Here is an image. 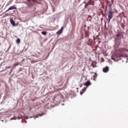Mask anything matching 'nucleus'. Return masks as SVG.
Listing matches in <instances>:
<instances>
[{
    "mask_svg": "<svg viewBox=\"0 0 128 128\" xmlns=\"http://www.w3.org/2000/svg\"><path fill=\"white\" fill-rule=\"evenodd\" d=\"M62 96L60 95H59L57 96L56 97L54 98V100L58 102H60Z\"/></svg>",
    "mask_w": 128,
    "mask_h": 128,
    "instance_id": "nucleus-1",
    "label": "nucleus"
},
{
    "mask_svg": "<svg viewBox=\"0 0 128 128\" xmlns=\"http://www.w3.org/2000/svg\"><path fill=\"white\" fill-rule=\"evenodd\" d=\"M115 45L116 47L118 48V46L121 44V42L120 39L118 38L115 40Z\"/></svg>",
    "mask_w": 128,
    "mask_h": 128,
    "instance_id": "nucleus-2",
    "label": "nucleus"
},
{
    "mask_svg": "<svg viewBox=\"0 0 128 128\" xmlns=\"http://www.w3.org/2000/svg\"><path fill=\"white\" fill-rule=\"evenodd\" d=\"M88 0V3L84 5V8H86L87 6L89 5H94V2H92L91 1V0H90V1H89V0Z\"/></svg>",
    "mask_w": 128,
    "mask_h": 128,
    "instance_id": "nucleus-3",
    "label": "nucleus"
},
{
    "mask_svg": "<svg viewBox=\"0 0 128 128\" xmlns=\"http://www.w3.org/2000/svg\"><path fill=\"white\" fill-rule=\"evenodd\" d=\"M112 17V12L111 11H109V14L108 15V23H110V19Z\"/></svg>",
    "mask_w": 128,
    "mask_h": 128,
    "instance_id": "nucleus-4",
    "label": "nucleus"
},
{
    "mask_svg": "<svg viewBox=\"0 0 128 128\" xmlns=\"http://www.w3.org/2000/svg\"><path fill=\"white\" fill-rule=\"evenodd\" d=\"M16 7H15V5H14L10 7V8H9L6 11L4 12H6L8 11L11 10H16Z\"/></svg>",
    "mask_w": 128,
    "mask_h": 128,
    "instance_id": "nucleus-5",
    "label": "nucleus"
},
{
    "mask_svg": "<svg viewBox=\"0 0 128 128\" xmlns=\"http://www.w3.org/2000/svg\"><path fill=\"white\" fill-rule=\"evenodd\" d=\"M91 84V83L90 81L88 80L84 84V85L86 87H87L89 86Z\"/></svg>",
    "mask_w": 128,
    "mask_h": 128,
    "instance_id": "nucleus-6",
    "label": "nucleus"
},
{
    "mask_svg": "<svg viewBox=\"0 0 128 128\" xmlns=\"http://www.w3.org/2000/svg\"><path fill=\"white\" fill-rule=\"evenodd\" d=\"M109 70V67L108 66H106V67L103 68V72H108Z\"/></svg>",
    "mask_w": 128,
    "mask_h": 128,
    "instance_id": "nucleus-7",
    "label": "nucleus"
},
{
    "mask_svg": "<svg viewBox=\"0 0 128 128\" xmlns=\"http://www.w3.org/2000/svg\"><path fill=\"white\" fill-rule=\"evenodd\" d=\"M10 21L11 24L13 26H16L15 22L11 18L10 19Z\"/></svg>",
    "mask_w": 128,
    "mask_h": 128,
    "instance_id": "nucleus-8",
    "label": "nucleus"
},
{
    "mask_svg": "<svg viewBox=\"0 0 128 128\" xmlns=\"http://www.w3.org/2000/svg\"><path fill=\"white\" fill-rule=\"evenodd\" d=\"M98 75L97 73L96 72H95L94 74V75L93 76V80L94 81H96V78Z\"/></svg>",
    "mask_w": 128,
    "mask_h": 128,
    "instance_id": "nucleus-9",
    "label": "nucleus"
},
{
    "mask_svg": "<svg viewBox=\"0 0 128 128\" xmlns=\"http://www.w3.org/2000/svg\"><path fill=\"white\" fill-rule=\"evenodd\" d=\"M111 58L115 62H117L118 60V59L117 58H115L113 56H111Z\"/></svg>",
    "mask_w": 128,
    "mask_h": 128,
    "instance_id": "nucleus-10",
    "label": "nucleus"
},
{
    "mask_svg": "<svg viewBox=\"0 0 128 128\" xmlns=\"http://www.w3.org/2000/svg\"><path fill=\"white\" fill-rule=\"evenodd\" d=\"M92 18L91 16H88V20L89 21H91V19Z\"/></svg>",
    "mask_w": 128,
    "mask_h": 128,
    "instance_id": "nucleus-11",
    "label": "nucleus"
},
{
    "mask_svg": "<svg viewBox=\"0 0 128 128\" xmlns=\"http://www.w3.org/2000/svg\"><path fill=\"white\" fill-rule=\"evenodd\" d=\"M86 77L84 76H82V77L81 80H86Z\"/></svg>",
    "mask_w": 128,
    "mask_h": 128,
    "instance_id": "nucleus-12",
    "label": "nucleus"
},
{
    "mask_svg": "<svg viewBox=\"0 0 128 128\" xmlns=\"http://www.w3.org/2000/svg\"><path fill=\"white\" fill-rule=\"evenodd\" d=\"M20 40L19 38H18L16 40V43L17 44H18L19 43H20Z\"/></svg>",
    "mask_w": 128,
    "mask_h": 128,
    "instance_id": "nucleus-13",
    "label": "nucleus"
},
{
    "mask_svg": "<svg viewBox=\"0 0 128 128\" xmlns=\"http://www.w3.org/2000/svg\"><path fill=\"white\" fill-rule=\"evenodd\" d=\"M19 65V62H16L14 63L13 65V66H18Z\"/></svg>",
    "mask_w": 128,
    "mask_h": 128,
    "instance_id": "nucleus-14",
    "label": "nucleus"
},
{
    "mask_svg": "<svg viewBox=\"0 0 128 128\" xmlns=\"http://www.w3.org/2000/svg\"><path fill=\"white\" fill-rule=\"evenodd\" d=\"M46 31H42L41 32V34L44 35H46Z\"/></svg>",
    "mask_w": 128,
    "mask_h": 128,
    "instance_id": "nucleus-15",
    "label": "nucleus"
},
{
    "mask_svg": "<svg viewBox=\"0 0 128 128\" xmlns=\"http://www.w3.org/2000/svg\"><path fill=\"white\" fill-rule=\"evenodd\" d=\"M60 31L59 30L56 32V34H58L59 35L62 32H60Z\"/></svg>",
    "mask_w": 128,
    "mask_h": 128,
    "instance_id": "nucleus-16",
    "label": "nucleus"
},
{
    "mask_svg": "<svg viewBox=\"0 0 128 128\" xmlns=\"http://www.w3.org/2000/svg\"><path fill=\"white\" fill-rule=\"evenodd\" d=\"M63 27H62L61 28V29L59 30L60 31V32H62V30L63 29Z\"/></svg>",
    "mask_w": 128,
    "mask_h": 128,
    "instance_id": "nucleus-17",
    "label": "nucleus"
},
{
    "mask_svg": "<svg viewBox=\"0 0 128 128\" xmlns=\"http://www.w3.org/2000/svg\"><path fill=\"white\" fill-rule=\"evenodd\" d=\"M120 36V34H118L116 35V36L117 37H118Z\"/></svg>",
    "mask_w": 128,
    "mask_h": 128,
    "instance_id": "nucleus-18",
    "label": "nucleus"
},
{
    "mask_svg": "<svg viewBox=\"0 0 128 128\" xmlns=\"http://www.w3.org/2000/svg\"><path fill=\"white\" fill-rule=\"evenodd\" d=\"M108 61L109 62H111L112 63V62L111 61V60L110 59L109 60H108Z\"/></svg>",
    "mask_w": 128,
    "mask_h": 128,
    "instance_id": "nucleus-19",
    "label": "nucleus"
},
{
    "mask_svg": "<svg viewBox=\"0 0 128 128\" xmlns=\"http://www.w3.org/2000/svg\"><path fill=\"white\" fill-rule=\"evenodd\" d=\"M113 56L115 58H117V57L116 56Z\"/></svg>",
    "mask_w": 128,
    "mask_h": 128,
    "instance_id": "nucleus-20",
    "label": "nucleus"
},
{
    "mask_svg": "<svg viewBox=\"0 0 128 128\" xmlns=\"http://www.w3.org/2000/svg\"><path fill=\"white\" fill-rule=\"evenodd\" d=\"M19 65L20 66H22V65L21 64V62L19 63Z\"/></svg>",
    "mask_w": 128,
    "mask_h": 128,
    "instance_id": "nucleus-21",
    "label": "nucleus"
},
{
    "mask_svg": "<svg viewBox=\"0 0 128 128\" xmlns=\"http://www.w3.org/2000/svg\"><path fill=\"white\" fill-rule=\"evenodd\" d=\"M31 27L32 28H34V26H32Z\"/></svg>",
    "mask_w": 128,
    "mask_h": 128,
    "instance_id": "nucleus-22",
    "label": "nucleus"
},
{
    "mask_svg": "<svg viewBox=\"0 0 128 128\" xmlns=\"http://www.w3.org/2000/svg\"><path fill=\"white\" fill-rule=\"evenodd\" d=\"M80 94H82V92H81L80 93Z\"/></svg>",
    "mask_w": 128,
    "mask_h": 128,
    "instance_id": "nucleus-23",
    "label": "nucleus"
},
{
    "mask_svg": "<svg viewBox=\"0 0 128 128\" xmlns=\"http://www.w3.org/2000/svg\"><path fill=\"white\" fill-rule=\"evenodd\" d=\"M88 29L89 28V27H88Z\"/></svg>",
    "mask_w": 128,
    "mask_h": 128,
    "instance_id": "nucleus-24",
    "label": "nucleus"
},
{
    "mask_svg": "<svg viewBox=\"0 0 128 128\" xmlns=\"http://www.w3.org/2000/svg\"><path fill=\"white\" fill-rule=\"evenodd\" d=\"M26 118L27 119H28V118Z\"/></svg>",
    "mask_w": 128,
    "mask_h": 128,
    "instance_id": "nucleus-25",
    "label": "nucleus"
},
{
    "mask_svg": "<svg viewBox=\"0 0 128 128\" xmlns=\"http://www.w3.org/2000/svg\"><path fill=\"white\" fill-rule=\"evenodd\" d=\"M10 68V67H9L8 68Z\"/></svg>",
    "mask_w": 128,
    "mask_h": 128,
    "instance_id": "nucleus-26",
    "label": "nucleus"
},
{
    "mask_svg": "<svg viewBox=\"0 0 128 128\" xmlns=\"http://www.w3.org/2000/svg\"><path fill=\"white\" fill-rule=\"evenodd\" d=\"M84 26H86V25H85Z\"/></svg>",
    "mask_w": 128,
    "mask_h": 128,
    "instance_id": "nucleus-27",
    "label": "nucleus"
},
{
    "mask_svg": "<svg viewBox=\"0 0 128 128\" xmlns=\"http://www.w3.org/2000/svg\"><path fill=\"white\" fill-rule=\"evenodd\" d=\"M12 72V70H11L10 72Z\"/></svg>",
    "mask_w": 128,
    "mask_h": 128,
    "instance_id": "nucleus-28",
    "label": "nucleus"
},
{
    "mask_svg": "<svg viewBox=\"0 0 128 128\" xmlns=\"http://www.w3.org/2000/svg\"><path fill=\"white\" fill-rule=\"evenodd\" d=\"M90 0H89V1H90Z\"/></svg>",
    "mask_w": 128,
    "mask_h": 128,
    "instance_id": "nucleus-29",
    "label": "nucleus"
}]
</instances>
